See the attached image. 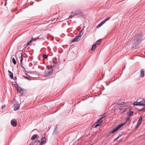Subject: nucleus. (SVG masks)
<instances>
[{
  "label": "nucleus",
  "instance_id": "obj_1",
  "mask_svg": "<svg viewBox=\"0 0 145 145\" xmlns=\"http://www.w3.org/2000/svg\"><path fill=\"white\" fill-rule=\"evenodd\" d=\"M142 38V33H140L137 34L133 41V44L132 45V47L136 48L137 46L141 42Z\"/></svg>",
  "mask_w": 145,
  "mask_h": 145
},
{
  "label": "nucleus",
  "instance_id": "obj_2",
  "mask_svg": "<svg viewBox=\"0 0 145 145\" xmlns=\"http://www.w3.org/2000/svg\"><path fill=\"white\" fill-rule=\"evenodd\" d=\"M46 140V139L45 137H42L41 140V142H40L39 140H36L34 142L35 144H36L38 145H42L45 142Z\"/></svg>",
  "mask_w": 145,
  "mask_h": 145
},
{
  "label": "nucleus",
  "instance_id": "obj_3",
  "mask_svg": "<svg viewBox=\"0 0 145 145\" xmlns=\"http://www.w3.org/2000/svg\"><path fill=\"white\" fill-rule=\"evenodd\" d=\"M125 124V123H124L120 125H119L118 126H117L115 129H114L113 130H112V131H110V134L113 133H114L116 131H118L121 127L122 126L124 125Z\"/></svg>",
  "mask_w": 145,
  "mask_h": 145
},
{
  "label": "nucleus",
  "instance_id": "obj_4",
  "mask_svg": "<svg viewBox=\"0 0 145 145\" xmlns=\"http://www.w3.org/2000/svg\"><path fill=\"white\" fill-rule=\"evenodd\" d=\"M104 117V116L102 117L99 120H98L97 122L93 125L95 128H96L99 125L100 123L102 122V120Z\"/></svg>",
  "mask_w": 145,
  "mask_h": 145
},
{
  "label": "nucleus",
  "instance_id": "obj_5",
  "mask_svg": "<svg viewBox=\"0 0 145 145\" xmlns=\"http://www.w3.org/2000/svg\"><path fill=\"white\" fill-rule=\"evenodd\" d=\"M53 72V71L52 70L50 71H46L44 73V76L45 77H48L51 76Z\"/></svg>",
  "mask_w": 145,
  "mask_h": 145
},
{
  "label": "nucleus",
  "instance_id": "obj_6",
  "mask_svg": "<svg viewBox=\"0 0 145 145\" xmlns=\"http://www.w3.org/2000/svg\"><path fill=\"white\" fill-rule=\"evenodd\" d=\"M80 36L78 35L76 36V37L73 39L72 41V42H77L80 39Z\"/></svg>",
  "mask_w": 145,
  "mask_h": 145
},
{
  "label": "nucleus",
  "instance_id": "obj_7",
  "mask_svg": "<svg viewBox=\"0 0 145 145\" xmlns=\"http://www.w3.org/2000/svg\"><path fill=\"white\" fill-rule=\"evenodd\" d=\"M51 63V64L50 65V67L51 69H53L54 67H55L56 65V63L55 62H54L53 61L50 62Z\"/></svg>",
  "mask_w": 145,
  "mask_h": 145
},
{
  "label": "nucleus",
  "instance_id": "obj_8",
  "mask_svg": "<svg viewBox=\"0 0 145 145\" xmlns=\"http://www.w3.org/2000/svg\"><path fill=\"white\" fill-rule=\"evenodd\" d=\"M20 108V105L17 103H16L14 105V110H16L19 109Z\"/></svg>",
  "mask_w": 145,
  "mask_h": 145
},
{
  "label": "nucleus",
  "instance_id": "obj_9",
  "mask_svg": "<svg viewBox=\"0 0 145 145\" xmlns=\"http://www.w3.org/2000/svg\"><path fill=\"white\" fill-rule=\"evenodd\" d=\"M16 122V120L15 119H14L13 120H12L11 121V123L14 127H16L17 125Z\"/></svg>",
  "mask_w": 145,
  "mask_h": 145
},
{
  "label": "nucleus",
  "instance_id": "obj_10",
  "mask_svg": "<svg viewBox=\"0 0 145 145\" xmlns=\"http://www.w3.org/2000/svg\"><path fill=\"white\" fill-rule=\"evenodd\" d=\"M144 70L143 69L141 70L140 71V77L142 78L144 77Z\"/></svg>",
  "mask_w": 145,
  "mask_h": 145
},
{
  "label": "nucleus",
  "instance_id": "obj_11",
  "mask_svg": "<svg viewBox=\"0 0 145 145\" xmlns=\"http://www.w3.org/2000/svg\"><path fill=\"white\" fill-rule=\"evenodd\" d=\"M19 58H20V61L21 62V65H22V61L23 60V58H22V54L21 53H20L19 54Z\"/></svg>",
  "mask_w": 145,
  "mask_h": 145
},
{
  "label": "nucleus",
  "instance_id": "obj_12",
  "mask_svg": "<svg viewBox=\"0 0 145 145\" xmlns=\"http://www.w3.org/2000/svg\"><path fill=\"white\" fill-rule=\"evenodd\" d=\"M16 88L17 91L18 92H21V91H22V89L19 86H18V85L16 84Z\"/></svg>",
  "mask_w": 145,
  "mask_h": 145
},
{
  "label": "nucleus",
  "instance_id": "obj_13",
  "mask_svg": "<svg viewBox=\"0 0 145 145\" xmlns=\"http://www.w3.org/2000/svg\"><path fill=\"white\" fill-rule=\"evenodd\" d=\"M8 72L9 74V75L11 79L13 78V73L10 71L8 70Z\"/></svg>",
  "mask_w": 145,
  "mask_h": 145
},
{
  "label": "nucleus",
  "instance_id": "obj_14",
  "mask_svg": "<svg viewBox=\"0 0 145 145\" xmlns=\"http://www.w3.org/2000/svg\"><path fill=\"white\" fill-rule=\"evenodd\" d=\"M75 14H76V15L81 14L82 13V12L80 10H78L75 11Z\"/></svg>",
  "mask_w": 145,
  "mask_h": 145
},
{
  "label": "nucleus",
  "instance_id": "obj_15",
  "mask_svg": "<svg viewBox=\"0 0 145 145\" xmlns=\"http://www.w3.org/2000/svg\"><path fill=\"white\" fill-rule=\"evenodd\" d=\"M110 17H108L105 20H104L101 22V23L103 25L105 23L106 21L110 19Z\"/></svg>",
  "mask_w": 145,
  "mask_h": 145
},
{
  "label": "nucleus",
  "instance_id": "obj_16",
  "mask_svg": "<svg viewBox=\"0 0 145 145\" xmlns=\"http://www.w3.org/2000/svg\"><path fill=\"white\" fill-rule=\"evenodd\" d=\"M140 106L145 105V99L142 100L140 102Z\"/></svg>",
  "mask_w": 145,
  "mask_h": 145
},
{
  "label": "nucleus",
  "instance_id": "obj_17",
  "mask_svg": "<svg viewBox=\"0 0 145 145\" xmlns=\"http://www.w3.org/2000/svg\"><path fill=\"white\" fill-rule=\"evenodd\" d=\"M96 48V44H93L92 46V48H91V50L92 51L94 50Z\"/></svg>",
  "mask_w": 145,
  "mask_h": 145
},
{
  "label": "nucleus",
  "instance_id": "obj_18",
  "mask_svg": "<svg viewBox=\"0 0 145 145\" xmlns=\"http://www.w3.org/2000/svg\"><path fill=\"white\" fill-rule=\"evenodd\" d=\"M55 129L54 130L53 132V134H56L57 133V131L58 130V128H57V125H56V127H55Z\"/></svg>",
  "mask_w": 145,
  "mask_h": 145
},
{
  "label": "nucleus",
  "instance_id": "obj_19",
  "mask_svg": "<svg viewBox=\"0 0 145 145\" xmlns=\"http://www.w3.org/2000/svg\"><path fill=\"white\" fill-rule=\"evenodd\" d=\"M141 123V122H139L138 121L137 124V126L136 127V128H137L140 125Z\"/></svg>",
  "mask_w": 145,
  "mask_h": 145
},
{
  "label": "nucleus",
  "instance_id": "obj_20",
  "mask_svg": "<svg viewBox=\"0 0 145 145\" xmlns=\"http://www.w3.org/2000/svg\"><path fill=\"white\" fill-rule=\"evenodd\" d=\"M37 135H34L31 138V139L33 140L35 139L37 137Z\"/></svg>",
  "mask_w": 145,
  "mask_h": 145
},
{
  "label": "nucleus",
  "instance_id": "obj_21",
  "mask_svg": "<svg viewBox=\"0 0 145 145\" xmlns=\"http://www.w3.org/2000/svg\"><path fill=\"white\" fill-rule=\"evenodd\" d=\"M75 15H76V14H75V12H72V13L71 15L70 16L69 18H70L71 17L74 16Z\"/></svg>",
  "mask_w": 145,
  "mask_h": 145
},
{
  "label": "nucleus",
  "instance_id": "obj_22",
  "mask_svg": "<svg viewBox=\"0 0 145 145\" xmlns=\"http://www.w3.org/2000/svg\"><path fill=\"white\" fill-rule=\"evenodd\" d=\"M34 39L33 38H32V39L30 40L27 44L26 46H27L29 45L32 41L34 40Z\"/></svg>",
  "mask_w": 145,
  "mask_h": 145
},
{
  "label": "nucleus",
  "instance_id": "obj_23",
  "mask_svg": "<svg viewBox=\"0 0 145 145\" xmlns=\"http://www.w3.org/2000/svg\"><path fill=\"white\" fill-rule=\"evenodd\" d=\"M133 112L132 111L130 112H129L128 114L129 117H131L133 115Z\"/></svg>",
  "mask_w": 145,
  "mask_h": 145
},
{
  "label": "nucleus",
  "instance_id": "obj_24",
  "mask_svg": "<svg viewBox=\"0 0 145 145\" xmlns=\"http://www.w3.org/2000/svg\"><path fill=\"white\" fill-rule=\"evenodd\" d=\"M12 62L15 65L16 63V61L14 58H12Z\"/></svg>",
  "mask_w": 145,
  "mask_h": 145
},
{
  "label": "nucleus",
  "instance_id": "obj_25",
  "mask_svg": "<svg viewBox=\"0 0 145 145\" xmlns=\"http://www.w3.org/2000/svg\"><path fill=\"white\" fill-rule=\"evenodd\" d=\"M101 42V40L100 39L98 40L96 42V45H99L100 44Z\"/></svg>",
  "mask_w": 145,
  "mask_h": 145
},
{
  "label": "nucleus",
  "instance_id": "obj_26",
  "mask_svg": "<svg viewBox=\"0 0 145 145\" xmlns=\"http://www.w3.org/2000/svg\"><path fill=\"white\" fill-rule=\"evenodd\" d=\"M142 115H141L140 116L139 119L138 121L139 122H142Z\"/></svg>",
  "mask_w": 145,
  "mask_h": 145
},
{
  "label": "nucleus",
  "instance_id": "obj_27",
  "mask_svg": "<svg viewBox=\"0 0 145 145\" xmlns=\"http://www.w3.org/2000/svg\"><path fill=\"white\" fill-rule=\"evenodd\" d=\"M84 29L82 30L80 32V34L78 35L79 36H80V37L83 35V33L82 32L83 31V30Z\"/></svg>",
  "mask_w": 145,
  "mask_h": 145
},
{
  "label": "nucleus",
  "instance_id": "obj_28",
  "mask_svg": "<svg viewBox=\"0 0 145 145\" xmlns=\"http://www.w3.org/2000/svg\"><path fill=\"white\" fill-rule=\"evenodd\" d=\"M134 105H136V106H140V103H136V102H135L134 103Z\"/></svg>",
  "mask_w": 145,
  "mask_h": 145
},
{
  "label": "nucleus",
  "instance_id": "obj_29",
  "mask_svg": "<svg viewBox=\"0 0 145 145\" xmlns=\"http://www.w3.org/2000/svg\"><path fill=\"white\" fill-rule=\"evenodd\" d=\"M48 57V56L47 55L44 54L43 55V57L44 59H47Z\"/></svg>",
  "mask_w": 145,
  "mask_h": 145
},
{
  "label": "nucleus",
  "instance_id": "obj_30",
  "mask_svg": "<svg viewBox=\"0 0 145 145\" xmlns=\"http://www.w3.org/2000/svg\"><path fill=\"white\" fill-rule=\"evenodd\" d=\"M102 25V24H101L100 23L97 26V28H99V27H101Z\"/></svg>",
  "mask_w": 145,
  "mask_h": 145
},
{
  "label": "nucleus",
  "instance_id": "obj_31",
  "mask_svg": "<svg viewBox=\"0 0 145 145\" xmlns=\"http://www.w3.org/2000/svg\"><path fill=\"white\" fill-rule=\"evenodd\" d=\"M23 77L24 78H26L27 79V80L29 79V78L28 77H26L25 76L23 75Z\"/></svg>",
  "mask_w": 145,
  "mask_h": 145
},
{
  "label": "nucleus",
  "instance_id": "obj_32",
  "mask_svg": "<svg viewBox=\"0 0 145 145\" xmlns=\"http://www.w3.org/2000/svg\"><path fill=\"white\" fill-rule=\"evenodd\" d=\"M130 118V117H129V118H127V121H128L129 120Z\"/></svg>",
  "mask_w": 145,
  "mask_h": 145
},
{
  "label": "nucleus",
  "instance_id": "obj_33",
  "mask_svg": "<svg viewBox=\"0 0 145 145\" xmlns=\"http://www.w3.org/2000/svg\"><path fill=\"white\" fill-rule=\"evenodd\" d=\"M21 67H22V68H23L24 69H25V68H24V67L23 66H22V65H21Z\"/></svg>",
  "mask_w": 145,
  "mask_h": 145
},
{
  "label": "nucleus",
  "instance_id": "obj_34",
  "mask_svg": "<svg viewBox=\"0 0 145 145\" xmlns=\"http://www.w3.org/2000/svg\"><path fill=\"white\" fill-rule=\"evenodd\" d=\"M5 105H4V106H2V108H3L4 107H5Z\"/></svg>",
  "mask_w": 145,
  "mask_h": 145
},
{
  "label": "nucleus",
  "instance_id": "obj_35",
  "mask_svg": "<svg viewBox=\"0 0 145 145\" xmlns=\"http://www.w3.org/2000/svg\"><path fill=\"white\" fill-rule=\"evenodd\" d=\"M120 105H122V104L121 103H120Z\"/></svg>",
  "mask_w": 145,
  "mask_h": 145
},
{
  "label": "nucleus",
  "instance_id": "obj_36",
  "mask_svg": "<svg viewBox=\"0 0 145 145\" xmlns=\"http://www.w3.org/2000/svg\"><path fill=\"white\" fill-rule=\"evenodd\" d=\"M119 138V137H118L116 139H118Z\"/></svg>",
  "mask_w": 145,
  "mask_h": 145
},
{
  "label": "nucleus",
  "instance_id": "obj_37",
  "mask_svg": "<svg viewBox=\"0 0 145 145\" xmlns=\"http://www.w3.org/2000/svg\"><path fill=\"white\" fill-rule=\"evenodd\" d=\"M29 145H32V144H29Z\"/></svg>",
  "mask_w": 145,
  "mask_h": 145
},
{
  "label": "nucleus",
  "instance_id": "obj_38",
  "mask_svg": "<svg viewBox=\"0 0 145 145\" xmlns=\"http://www.w3.org/2000/svg\"><path fill=\"white\" fill-rule=\"evenodd\" d=\"M37 63V61L35 63Z\"/></svg>",
  "mask_w": 145,
  "mask_h": 145
},
{
  "label": "nucleus",
  "instance_id": "obj_39",
  "mask_svg": "<svg viewBox=\"0 0 145 145\" xmlns=\"http://www.w3.org/2000/svg\"><path fill=\"white\" fill-rule=\"evenodd\" d=\"M37 63V61L35 63Z\"/></svg>",
  "mask_w": 145,
  "mask_h": 145
},
{
  "label": "nucleus",
  "instance_id": "obj_40",
  "mask_svg": "<svg viewBox=\"0 0 145 145\" xmlns=\"http://www.w3.org/2000/svg\"><path fill=\"white\" fill-rule=\"evenodd\" d=\"M144 144L145 145V142Z\"/></svg>",
  "mask_w": 145,
  "mask_h": 145
}]
</instances>
